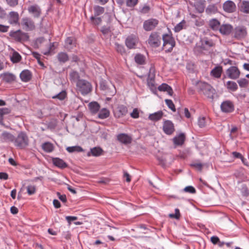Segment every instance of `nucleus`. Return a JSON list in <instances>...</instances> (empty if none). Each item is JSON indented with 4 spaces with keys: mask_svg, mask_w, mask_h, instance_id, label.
Wrapping results in <instances>:
<instances>
[{
    "mask_svg": "<svg viewBox=\"0 0 249 249\" xmlns=\"http://www.w3.org/2000/svg\"><path fill=\"white\" fill-rule=\"evenodd\" d=\"M137 42V38L135 36L131 35L126 38L125 43L128 49H131L135 48Z\"/></svg>",
    "mask_w": 249,
    "mask_h": 249,
    "instance_id": "obj_16",
    "label": "nucleus"
},
{
    "mask_svg": "<svg viewBox=\"0 0 249 249\" xmlns=\"http://www.w3.org/2000/svg\"><path fill=\"white\" fill-rule=\"evenodd\" d=\"M197 87L198 91L203 93L208 98L213 100L216 95L215 89L211 85L206 82H199Z\"/></svg>",
    "mask_w": 249,
    "mask_h": 249,
    "instance_id": "obj_1",
    "label": "nucleus"
},
{
    "mask_svg": "<svg viewBox=\"0 0 249 249\" xmlns=\"http://www.w3.org/2000/svg\"><path fill=\"white\" fill-rule=\"evenodd\" d=\"M90 19L91 21L93 22V23L95 24L98 25L101 23L102 21V19L101 18H96V17L94 16H91L90 17Z\"/></svg>",
    "mask_w": 249,
    "mask_h": 249,
    "instance_id": "obj_57",
    "label": "nucleus"
},
{
    "mask_svg": "<svg viewBox=\"0 0 249 249\" xmlns=\"http://www.w3.org/2000/svg\"><path fill=\"white\" fill-rule=\"evenodd\" d=\"M202 43L203 45L207 47H212L213 45V41L211 39H209L206 37H205L202 39Z\"/></svg>",
    "mask_w": 249,
    "mask_h": 249,
    "instance_id": "obj_50",
    "label": "nucleus"
},
{
    "mask_svg": "<svg viewBox=\"0 0 249 249\" xmlns=\"http://www.w3.org/2000/svg\"><path fill=\"white\" fill-rule=\"evenodd\" d=\"M115 117L119 118L125 116L127 113V108L124 105H119L113 110Z\"/></svg>",
    "mask_w": 249,
    "mask_h": 249,
    "instance_id": "obj_10",
    "label": "nucleus"
},
{
    "mask_svg": "<svg viewBox=\"0 0 249 249\" xmlns=\"http://www.w3.org/2000/svg\"><path fill=\"white\" fill-rule=\"evenodd\" d=\"M27 193L29 195H32L36 192V187L34 185H29L27 187Z\"/></svg>",
    "mask_w": 249,
    "mask_h": 249,
    "instance_id": "obj_54",
    "label": "nucleus"
},
{
    "mask_svg": "<svg viewBox=\"0 0 249 249\" xmlns=\"http://www.w3.org/2000/svg\"><path fill=\"white\" fill-rule=\"evenodd\" d=\"M130 116L131 117H132L133 118H135V119L139 118V113L138 111V109L137 108L134 109L132 112L131 113Z\"/></svg>",
    "mask_w": 249,
    "mask_h": 249,
    "instance_id": "obj_60",
    "label": "nucleus"
},
{
    "mask_svg": "<svg viewBox=\"0 0 249 249\" xmlns=\"http://www.w3.org/2000/svg\"><path fill=\"white\" fill-rule=\"evenodd\" d=\"M223 72V68L220 66H216L211 71V75L216 78H219Z\"/></svg>",
    "mask_w": 249,
    "mask_h": 249,
    "instance_id": "obj_22",
    "label": "nucleus"
},
{
    "mask_svg": "<svg viewBox=\"0 0 249 249\" xmlns=\"http://www.w3.org/2000/svg\"><path fill=\"white\" fill-rule=\"evenodd\" d=\"M3 78L5 81L7 82H10L15 80V76L12 73H6L4 74Z\"/></svg>",
    "mask_w": 249,
    "mask_h": 249,
    "instance_id": "obj_44",
    "label": "nucleus"
},
{
    "mask_svg": "<svg viewBox=\"0 0 249 249\" xmlns=\"http://www.w3.org/2000/svg\"><path fill=\"white\" fill-rule=\"evenodd\" d=\"M163 112L162 111H159L154 113L151 114L149 115L148 118L149 120L153 121H157L160 120L163 116Z\"/></svg>",
    "mask_w": 249,
    "mask_h": 249,
    "instance_id": "obj_28",
    "label": "nucleus"
},
{
    "mask_svg": "<svg viewBox=\"0 0 249 249\" xmlns=\"http://www.w3.org/2000/svg\"><path fill=\"white\" fill-rule=\"evenodd\" d=\"M147 82L148 87L150 88L151 90H153L156 89V87L155 86L154 81L153 79L149 78V77L147 78Z\"/></svg>",
    "mask_w": 249,
    "mask_h": 249,
    "instance_id": "obj_52",
    "label": "nucleus"
},
{
    "mask_svg": "<svg viewBox=\"0 0 249 249\" xmlns=\"http://www.w3.org/2000/svg\"><path fill=\"white\" fill-rule=\"evenodd\" d=\"M158 89L161 91H167V93L170 96H172L173 94V90L172 88L168 85L163 83L158 87Z\"/></svg>",
    "mask_w": 249,
    "mask_h": 249,
    "instance_id": "obj_24",
    "label": "nucleus"
},
{
    "mask_svg": "<svg viewBox=\"0 0 249 249\" xmlns=\"http://www.w3.org/2000/svg\"><path fill=\"white\" fill-rule=\"evenodd\" d=\"M209 26L213 30H217L220 28V22L216 19H212L209 21Z\"/></svg>",
    "mask_w": 249,
    "mask_h": 249,
    "instance_id": "obj_33",
    "label": "nucleus"
},
{
    "mask_svg": "<svg viewBox=\"0 0 249 249\" xmlns=\"http://www.w3.org/2000/svg\"><path fill=\"white\" fill-rule=\"evenodd\" d=\"M159 21L156 19L151 18L145 20L143 25L144 29L149 31L154 29L158 24Z\"/></svg>",
    "mask_w": 249,
    "mask_h": 249,
    "instance_id": "obj_13",
    "label": "nucleus"
},
{
    "mask_svg": "<svg viewBox=\"0 0 249 249\" xmlns=\"http://www.w3.org/2000/svg\"><path fill=\"white\" fill-rule=\"evenodd\" d=\"M162 49L166 53H170L176 45V42L173 37L169 34H164L162 35Z\"/></svg>",
    "mask_w": 249,
    "mask_h": 249,
    "instance_id": "obj_2",
    "label": "nucleus"
},
{
    "mask_svg": "<svg viewBox=\"0 0 249 249\" xmlns=\"http://www.w3.org/2000/svg\"><path fill=\"white\" fill-rule=\"evenodd\" d=\"M65 47L69 50L75 46V40L73 37H69L65 40Z\"/></svg>",
    "mask_w": 249,
    "mask_h": 249,
    "instance_id": "obj_26",
    "label": "nucleus"
},
{
    "mask_svg": "<svg viewBox=\"0 0 249 249\" xmlns=\"http://www.w3.org/2000/svg\"><path fill=\"white\" fill-rule=\"evenodd\" d=\"M70 80L73 82H77L79 79V75L78 72L72 71L70 73Z\"/></svg>",
    "mask_w": 249,
    "mask_h": 249,
    "instance_id": "obj_45",
    "label": "nucleus"
},
{
    "mask_svg": "<svg viewBox=\"0 0 249 249\" xmlns=\"http://www.w3.org/2000/svg\"><path fill=\"white\" fill-rule=\"evenodd\" d=\"M20 77L22 81L28 82L32 78L31 72L28 70H24L20 73Z\"/></svg>",
    "mask_w": 249,
    "mask_h": 249,
    "instance_id": "obj_23",
    "label": "nucleus"
},
{
    "mask_svg": "<svg viewBox=\"0 0 249 249\" xmlns=\"http://www.w3.org/2000/svg\"><path fill=\"white\" fill-rule=\"evenodd\" d=\"M29 140L26 134L24 132H20L18 136L15 138L14 143L15 146L19 149H24L28 146Z\"/></svg>",
    "mask_w": 249,
    "mask_h": 249,
    "instance_id": "obj_3",
    "label": "nucleus"
},
{
    "mask_svg": "<svg viewBox=\"0 0 249 249\" xmlns=\"http://www.w3.org/2000/svg\"><path fill=\"white\" fill-rule=\"evenodd\" d=\"M115 49L118 53H120L122 55H123L125 53V48L123 45H121V44H118V43H116L115 44Z\"/></svg>",
    "mask_w": 249,
    "mask_h": 249,
    "instance_id": "obj_46",
    "label": "nucleus"
},
{
    "mask_svg": "<svg viewBox=\"0 0 249 249\" xmlns=\"http://www.w3.org/2000/svg\"><path fill=\"white\" fill-rule=\"evenodd\" d=\"M8 5L11 7H15L18 4V0H5Z\"/></svg>",
    "mask_w": 249,
    "mask_h": 249,
    "instance_id": "obj_58",
    "label": "nucleus"
},
{
    "mask_svg": "<svg viewBox=\"0 0 249 249\" xmlns=\"http://www.w3.org/2000/svg\"><path fill=\"white\" fill-rule=\"evenodd\" d=\"M57 58L60 62L65 63L69 60L68 55L64 52H61L57 54Z\"/></svg>",
    "mask_w": 249,
    "mask_h": 249,
    "instance_id": "obj_35",
    "label": "nucleus"
},
{
    "mask_svg": "<svg viewBox=\"0 0 249 249\" xmlns=\"http://www.w3.org/2000/svg\"><path fill=\"white\" fill-rule=\"evenodd\" d=\"M232 30L233 27L229 24H222L219 29L220 33L224 35H229Z\"/></svg>",
    "mask_w": 249,
    "mask_h": 249,
    "instance_id": "obj_19",
    "label": "nucleus"
},
{
    "mask_svg": "<svg viewBox=\"0 0 249 249\" xmlns=\"http://www.w3.org/2000/svg\"><path fill=\"white\" fill-rule=\"evenodd\" d=\"M28 12L33 15L35 18H38L41 13L40 7L36 5H32L28 7Z\"/></svg>",
    "mask_w": 249,
    "mask_h": 249,
    "instance_id": "obj_20",
    "label": "nucleus"
},
{
    "mask_svg": "<svg viewBox=\"0 0 249 249\" xmlns=\"http://www.w3.org/2000/svg\"><path fill=\"white\" fill-rule=\"evenodd\" d=\"M138 0H126V5L127 7L132 8L138 3Z\"/></svg>",
    "mask_w": 249,
    "mask_h": 249,
    "instance_id": "obj_53",
    "label": "nucleus"
},
{
    "mask_svg": "<svg viewBox=\"0 0 249 249\" xmlns=\"http://www.w3.org/2000/svg\"><path fill=\"white\" fill-rule=\"evenodd\" d=\"M66 219L67 220L69 223L71 224V221L77 219V217L74 216H67L66 217Z\"/></svg>",
    "mask_w": 249,
    "mask_h": 249,
    "instance_id": "obj_64",
    "label": "nucleus"
},
{
    "mask_svg": "<svg viewBox=\"0 0 249 249\" xmlns=\"http://www.w3.org/2000/svg\"><path fill=\"white\" fill-rule=\"evenodd\" d=\"M57 196L59 199L62 201L63 202H66L67 201L66 196L65 195H61L60 193L57 192Z\"/></svg>",
    "mask_w": 249,
    "mask_h": 249,
    "instance_id": "obj_63",
    "label": "nucleus"
},
{
    "mask_svg": "<svg viewBox=\"0 0 249 249\" xmlns=\"http://www.w3.org/2000/svg\"><path fill=\"white\" fill-rule=\"evenodd\" d=\"M21 59V55L18 52L14 51L10 56V60L13 63L19 62Z\"/></svg>",
    "mask_w": 249,
    "mask_h": 249,
    "instance_id": "obj_34",
    "label": "nucleus"
},
{
    "mask_svg": "<svg viewBox=\"0 0 249 249\" xmlns=\"http://www.w3.org/2000/svg\"><path fill=\"white\" fill-rule=\"evenodd\" d=\"M221 109L223 112L230 113L234 110L233 103L229 100L223 102L220 106Z\"/></svg>",
    "mask_w": 249,
    "mask_h": 249,
    "instance_id": "obj_12",
    "label": "nucleus"
},
{
    "mask_svg": "<svg viewBox=\"0 0 249 249\" xmlns=\"http://www.w3.org/2000/svg\"><path fill=\"white\" fill-rule=\"evenodd\" d=\"M89 107L91 112L95 114L99 111L100 106L97 102H91L89 104Z\"/></svg>",
    "mask_w": 249,
    "mask_h": 249,
    "instance_id": "obj_32",
    "label": "nucleus"
},
{
    "mask_svg": "<svg viewBox=\"0 0 249 249\" xmlns=\"http://www.w3.org/2000/svg\"><path fill=\"white\" fill-rule=\"evenodd\" d=\"M198 126L202 128L204 127L206 125V121H205V117H202V118H199L198 119Z\"/></svg>",
    "mask_w": 249,
    "mask_h": 249,
    "instance_id": "obj_56",
    "label": "nucleus"
},
{
    "mask_svg": "<svg viewBox=\"0 0 249 249\" xmlns=\"http://www.w3.org/2000/svg\"><path fill=\"white\" fill-rule=\"evenodd\" d=\"M77 89L83 95H86L91 91V84L85 80H79L76 83Z\"/></svg>",
    "mask_w": 249,
    "mask_h": 249,
    "instance_id": "obj_4",
    "label": "nucleus"
},
{
    "mask_svg": "<svg viewBox=\"0 0 249 249\" xmlns=\"http://www.w3.org/2000/svg\"><path fill=\"white\" fill-rule=\"evenodd\" d=\"M21 24L23 28L27 31H31L35 29L36 26L34 21L30 18H22Z\"/></svg>",
    "mask_w": 249,
    "mask_h": 249,
    "instance_id": "obj_7",
    "label": "nucleus"
},
{
    "mask_svg": "<svg viewBox=\"0 0 249 249\" xmlns=\"http://www.w3.org/2000/svg\"><path fill=\"white\" fill-rule=\"evenodd\" d=\"M241 11L246 14H249V1H243L241 6Z\"/></svg>",
    "mask_w": 249,
    "mask_h": 249,
    "instance_id": "obj_40",
    "label": "nucleus"
},
{
    "mask_svg": "<svg viewBox=\"0 0 249 249\" xmlns=\"http://www.w3.org/2000/svg\"><path fill=\"white\" fill-rule=\"evenodd\" d=\"M185 137L183 133H180L178 136L173 139V142L175 144L178 145H182L185 141Z\"/></svg>",
    "mask_w": 249,
    "mask_h": 249,
    "instance_id": "obj_27",
    "label": "nucleus"
},
{
    "mask_svg": "<svg viewBox=\"0 0 249 249\" xmlns=\"http://www.w3.org/2000/svg\"><path fill=\"white\" fill-rule=\"evenodd\" d=\"M145 56L141 54H137L135 56V62L139 65H143L145 63Z\"/></svg>",
    "mask_w": 249,
    "mask_h": 249,
    "instance_id": "obj_39",
    "label": "nucleus"
},
{
    "mask_svg": "<svg viewBox=\"0 0 249 249\" xmlns=\"http://www.w3.org/2000/svg\"><path fill=\"white\" fill-rule=\"evenodd\" d=\"M110 115V112L109 110L106 108H103L101 109L98 113V118L101 119H105L109 117Z\"/></svg>",
    "mask_w": 249,
    "mask_h": 249,
    "instance_id": "obj_30",
    "label": "nucleus"
},
{
    "mask_svg": "<svg viewBox=\"0 0 249 249\" xmlns=\"http://www.w3.org/2000/svg\"><path fill=\"white\" fill-rule=\"evenodd\" d=\"M239 85L241 88H246L248 86V81L245 78H242L239 80L238 81Z\"/></svg>",
    "mask_w": 249,
    "mask_h": 249,
    "instance_id": "obj_51",
    "label": "nucleus"
},
{
    "mask_svg": "<svg viewBox=\"0 0 249 249\" xmlns=\"http://www.w3.org/2000/svg\"><path fill=\"white\" fill-rule=\"evenodd\" d=\"M9 36L17 41H25L28 39L29 36L28 34L18 30L16 31H12L9 33Z\"/></svg>",
    "mask_w": 249,
    "mask_h": 249,
    "instance_id": "obj_5",
    "label": "nucleus"
},
{
    "mask_svg": "<svg viewBox=\"0 0 249 249\" xmlns=\"http://www.w3.org/2000/svg\"><path fill=\"white\" fill-rule=\"evenodd\" d=\"M67 96V93L65 91H62L59 92L58 94H56L55 96L52 97L53 99H58L59 100L62 101Z\"/></svg>",
    "mask_w": 249,
    "mask_h": 249,
    "instance_id": "obj_47",
    "label": "nucleus"
},
{
    "mask_svg": "<svg viewBox=\"0 0 249 249\" xmlns=\"http://www.w3.org/2000/svg\"><path fill=\"white\" fill-rule=\"evenodd\" d=\"M165 102L168 107L173 111L175 112L176 109L173 101L170 99H165Z\"/></svg>",
    "mask_w": 249,
    "mask_h": 249,
    "instance_id": "obj_49",
    "label": "nucleus"
},
{
    "mask_svg": "<svg viewBox=\"0 0 249 249\" xmlns=\"http://www.w3.org/2000/svg\"><path fill=\"white\" fill-rule=\"evenodd\" d=\"M95 17L100 16L104 13L105 11L104 8L98 5H96L94 7Z\"/></svg>",
    "mask_w": 249,
    "mask_h": 249,
    "instance_id": "obj_43",
    "label": "nucleus"
},
{
    "mask_svg": "<svg viewBox=\"0 0 249 249\" xmlns=\"http://www.w3.org/2000/svg\"><path fill=\"white\" fill-rule=\"evenodd\" d=\"M66 150L68 152L70 153H72L74 152H82L83 151V148L80 146H70L66 148Z\"/></svg>",
    "mask_w": 249,
    "mask_h": 249,
    "instance_id": "obj_41",
    "label": "nucleus"
},
{
    "mask_svg": "<svg viewBox=\"0 0 249 249\" xmlns=\"http://www.w3.org/2000/svg\"><path fill=\"white\" fill-rule=\"evenodd\" d=\"M1 136L2 139L6 142H13L15 140V137L11 133L7 132L6 131L3 132Z\"/></svg>",
    "mask_w": 249,
    "mask_h": 249,
    "instance_id": "obj_31",
    "label": "nucleus"
},
{
    "mask_svg": "<svg viewBox=\"0 0 249 249\" xmlns=\"http://www.w3.org/2000/svg\"><path fill=\"white\" fill-rule=\"evenodd\" d=\"M147 42L151 47L157 48L160 45L161 37L158 33L153 32L150 34Z\"/></svg>",
    "mask_w": 249,
    "mask_h": 249,
    "instance_id": "obj_6",
    "label": "nucleus"
},
{
    "mask_svg": "<svg viewBox=\"0 0 249 249\" xmlns=\"http://www.w3.org/2000/svg\"><path fill=\"white\" fill-rule=\"evenodd\" d=\"M191 166L196 168V169H197L198 171H201L203 165L201 163H194L191 164Z\"/></svg>",
    "mask_w": 249,
    "mask_h": 249,
    "instance_id": "obj_61",
    "label": "nucleus"
},
{
    "mask_svg": "<svg viewBox=\"0 0 249 249\" xmlns=\"http://www.w3.org/2000/svg\"><path fill=\"white\" fill-rule=\"evenodd\" d=\"M184 191L190 194H195L196 192L195 188L192 186H188L184 188Z\"/></svg>",
    "mask_w": 249,
    "mask_h": 249,
    "instance_id": "obj_55",
    "label": "nucleus"
},
{
    "mask_svg": "<svg viewBox=\"0 0 249 249\" xmlns=\"http://www.w3.org/2000/svg\"><path fill=\"white\" fill-rule=\"evenodd\" d=\"M42 148L46 152L50 153L53 150V144L50 142H46L42 144Z\"/></svg>",
    "mask_w": 249,
    "mask_h": 249,
    "instance_id": "obj_36",
    "label": "nucleus"
},
{
    "mask_svg": "<svg viewBox=\"0 0 249 249\" xmlns=\"http://www.w3.org/2000/svg\"><path fill=\"white\" fill-rule=\"evenodd\" d=\"M117 140L121 143L127 145L131 143L132 138L126 133H120L117 136Z\"/></svg>",
    "mask_w": 249,
    "mask_h": 249,
    "instance_id": "obj_14",
    "label": "nucleus"
},
{
    "mask_svg": "<svg viewBox=\"0 0 249 249\" xmlns=\"http://www.w3.org/2000/svg\"><path fill=\"white\" fill-rule=\"evenodd\" d=\"M179 211L178 209H176L175 210V214H170V217L172 218H175L176 219H178L179 217Z\"/></svg>",
    "mask_w": 249,
    "mask_h": 249,
    "instance_id": "obj_62",
    "label": "nucleus"
},
{
    "mask_svg": "<svg viewBox=\"0 0 249 249\" xmlns=\"http://www.w3.org/2000/svg\"><path fill=\"white\" fill-rule=\"evenodd\" d=\"M205 3L206 1L205 0H200L196 3L195 5L196 8L199 13H201L204 11Z\"/></svg>",
    "mask_w": 249,
    "mask_h": 249,
    "instance_id": "obj_29",
    "label": "nucleus"
},
{
    "mask_svg": "<svg viewBox=\"0 0 249 249\" xmlns=\"http://www.w3.org/2000/svg\"><path fill=\"white\" fill-rule=\"evenodd\" d=\"M185 24V20H182L180 22L177 24L176 26L174 27V31L175 32H179L183 28V27L184 26Z\"/></svg>",
    "mask_w": 249,
    "mask_h": 249,
    "instance_id": "obj_48",
    "label": "nucleus"
},
{
    "mask_svg": "<svg viewBox=\"0 0 249 249\" xmlns=\"http://www.w3.org/2000/svg\"><path fill=\"white\" fill-rule=\"evenodd\" d=\"M247 35V28L243 26L236 27L234 29V37L237 39L245 38Z\"/></svg>",
    "mask_w": 249,
    "mask_h": 249,
    "instance_id": "obj_8",
    "label": "nucleus"
},
{
    "mask_svg": "<svg viewBox=\"0 0 249 249\" xmlns=\"http://www.w3.org/2000/svg\"><path fill=\"white\" fill-rule=\"evenodd\" d=\"M8 22L11 24H17L19 20V15L18 12L15 11L10 12L8 16Z\"/></svg>",
    "mask_w": 249,
    "mask_h": 249,
    "instance_id": "obj_17",
    "label": "nucleus"
},
{
    "mask_svg": "<svg viewBox=\"0 0 249 249\" xmlns=\"http://www.w3.org/2000/svg\"><path fill=\"white\" fill-rule=\"evenodd\" d=\"M103 152V149L99 147H94L90 148V150L87 153L88 157L93 156L99 157L102 155Z\"/></svg>",
    "mask_w": 249,
    "mask_h": 249,
    "instance_id": "obj_18",
    "label": "nucleus"
},
{
    "mask_svg": "<svg viewBox=\"0 0 249 249\" xmlns=\"http://www.w3.org/2000/svg\"><path fill=\"white\" fill-rule=\"evenodd\" d=\"M226 74L229 78L232 79H237L240 75V71L237 67L231 66L226 71Z\"/></svg>",
    "mask_w": 249,
    "mask_h": 249,
    "instance_id": "obj_9",
    "label": "nucleus"
},
{
    "mask_svg": "<svg viewBox=\"0 0 249 249\" xmlns=\"http://www.w3.org/2000/svg\"><path fill=\"white\" fill-rule=\"evenodd\" d=\"M116 93L115 88L113 85L108 86L107 89L105 91V94L107 95L112 96Z\"/></svg>",
    "mask_w": 249,
    "mask_h": 249,
    "instance_id": "obj_42",
    "label": "nucleus"
},
{
    "mask_svg": "<svg viewBox=\"0 0 249 249\" xmlns=\"http://www.w3.org/2000/svg\"><path fill=\"white\" fill-rule=\"evenodd\" d=\"M205 12L209 15L215 14L217 12V8L214 4H211L206 8Z\"/></svg>",
    "mask_w": 249,
    "mask_h": 249,
    "instance_id": "obj_38",
    "label": "nucleus"
},
{
    "mask_svg": "<svg viewBox=\"0 0 249 249\" xmlns=\"http://www.w3.org/2000/svg\"><path fill=\"white\" fill-rule=\"evenodd\" d=\"M226 87L229 90L232 91H235L238 89L237 84L235 82L231 81H229L227 82Z\"/></svg>",
    "mask_w": 249,
    "mask_h": 249,
    "instance_id": "obj_37",
    "label": "nucleus"
},
{
    "mask_svg": "<svg viewBox=\"0 0 249 249\" xmlns=\"http://www.w3.org/2000/svg\"><path fill=\"white\" fill-rule=\"evenodd\" d=\"M53 164L58 168L63 169L68 166V164L62 159L58 158H54L52 159Z\"/></svg>",
    "mask_w": 249,
    "mask_h": 249,
    "instance_id": "obj_21",
    "label": "nucleus"
},
{
    "mask_svg": "<svg viewBox=\"0 0 249 249\" xmlns=\"http://www.w3.org/2000/svg\"><path fill=\"white\" fill-rule=\"evenodd\" d=\"M232 155L235 158H238V159H241V160H242L244 164H245V162H244V158H243L242 155L240 153H238V152H232Z\"/></svg>",
    "mask_w": 249,
    "mask_h": 249,
    "instance_id": "obj_59",
    "label": "nucleus"
},
{
    "mask_svg": "<svg viewBox=\"0 0 249 249\" xmlns=\"http://www.w3.org/2000/svg\"><path fill=\"white\" fill-rule=\"evenodd\" d=\"M11 110L8 107H2L0 108V124L4 126L3 123V117L11 113Z\"/></svg>",
    "mask_w": 249,
    "mask_h": 249,
    "instance_id": "obj_25",
    "label": "nucleus"
},
{
    "mask_svg": "<svg viewBox=\"0 0 249 249\" xmlns=\"http://www.w3.org/2000/svg\"><path fill=\"white\" fill-rule=\"evenodd\" d=\"M223 9L225 12L231 13L236 11V7L235 4L232 1L227 0L223 3Z\"/></svg>",
    "mask_w": 249,
    "mask_h": 249,
    "instance_id": "obj_15",
    "label": "nucleus"
},
{
    "mask_svg": "<svg viewBox=\"0 0 249 249\" xmlns=\"http://www.w3.org/2000/svg\"><path fill=\"white\" fill-rule=\"evenodd\" d=\"M163 131L167 135H171L175 131L174 124L169 120L163 122Z\"/></svg>",
    "mask_w": 249,
    "mask_h": 249,
    "instance_id": "obj_11",
    "label": "nucleus"
}]
</instances>
